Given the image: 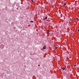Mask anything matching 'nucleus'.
Instances as JSON below:
<instances>
[{
  "label": "nucleus",
  "mask_w": 79,
  "mask_h": 79,
  "mask_svg": "<svg viewBox=\"0 0 79 79\" xmlns=\"http://www.w3.org/2000/svg\"><path fill=\"white\" fill-rule=\"evenodd\" d=\"M18 52H19V51H18Z\"/></svg>",
  "instance_id": "nucleus-14"
},
{
  "label": "nucleus",
  "mask_w": 79,
  "mask_h": 79,
  "mask_svg": "<svg viewBox=\"0 0 79 79\" xmlns=\"http://www.w3.org/2000/svg\"><path fill=\"white\" fill-rule=\"evenodd\" d=\"M76 66V65H74V67H75V66Z\"/></svg>",
  "instance_id": "nucleus-10"
},
{
  "label": "nucleus",
  "mask_w": 79,
  "mask_h": 79,
  "mask_svg": "<svg viewBox=\"0 0 79 79\" xmlns=\"http://www.w3.org/2000/svg\"><path fill=\"white\" fill-rule=\"evenodd\" d=\"M64 6H65V5H66V3H64Z\"/></svg>",
  "instance_id": "nucleus-6"
},
{
  "label": "nucleus",
  "mask_w": 79,
  "mask_h": 79,
  "mask_svg": "<svg viewBox=\"0 0 79 79\" xmlns=\"http://www.w3.org/2000/svg\"><path fill=\"white\" fill-rule=\"evenodd\" d=\"M31 23H33V21H31Z\"/></svg>",
  "instance_id": "nucleus-8"
},
{
  "label": "nucleus",
  "mask_w": 79,
  "mask_h": 79,
  "mask_svg": "<svg viewBox=\"0 0 79 79\" xmlns=\"http://www.w3.org/2000/svg\"><path fill=\"white\" fill-rule=\"evenodd\" d=\"M61 69H63V70H65V68H64V67H61Z\"/></svg>",
  "instance_id": "nucleus-1"
},
{
  "label": "nucleus",
  "mask_w": 79,
  "mask_h": 79,
  "mask_svg": "<svg viewBox=\"0 0 79 79\" xmlns=\"http://www.w3.org/2000/svg\"><path fill=\"white\" fill-rule=\"evenodd\" d=\"M16 79H17V78H16Z\"/></svg>",
  "instance_id": "nucleus-15"
},
{
  "label": "nucleus",
  "mask_w": 79,
  "mask_h": 79,
  "mask_svg": "<svg viewBox=\"0 0 79 79\" xmlns=\"http://www.w3.org/2000/svg\"><path fill=\"white\" fill-rule=\"evenodd\" d=\"M56 48H58V45L57 44H56Z\"/></svg>",
  "instance_id": "nucleus-3"
},
{
  "label": "nucleus",
  "mask_w": 79,
  "mask_h": 79,
  "mask_svg": "<svg viewBox=\"0 0 79 79\" xmlns=\"http://www.w3.org/2000/svg\"><path fill=\"white\" fill-rule=\"evenodd\" d=\"M43 49H46V46H44L43 47Z\"/></svg>",
  "instance_id": "nucleus-2"
},
{
  "label": "nucleus",
  "mask_w": 79,
  "mask_h": 79,
  "mask_svg": "<svg viewBox=\"0 0 79 79\" xmlns=\"http://www.w3.org/2000/svg\"><path fill=\"white\" fill-rule=\"evenodd\" d=\"M70 20H71V18L70 19Z\"/></svg>",
  "instance_id": "nucleus-13"
},
{
  "label": "nucleus",
  "mask_w": 79,
  "mask_h": 79,
  "mask_svg": "<svg viewBox=\"0 0 79 79\" xmlns=\"http://www.w3.org/2000/svg\"><path fill=\"white\" fill-rule=\"evenodd\" d=\"M45 19H47V17H45Z\"/></svg>",
  "instance_id": "nucleus-7"
},
{
  "label": "nucleus",
  "mask_w": 79,
  "mask_h": 79,
  "mask_svg": "<svg viewBox=\"0 0 79 79\" xmlns=\"http://www.w3.org/2000/svg\"><path fill=\"white\" fill-rule=\"evenodd\" d=\"M1 46H2V48H3V47H4L3 45L2 44Z\"/></svg>",
  "instance_id": "nucleus-5"
},
{
  "label": "nucleus",
  "mask_w": 79,
  "mask_h": 79,
  "mask_svg": "<svg viewBox=\"0 0 79 79\" xmlns=\"http://www.w3.org/2000/svg\"><path fill=\"white\" fill-rule=\"evenodd\" d=\"M69 23H71V21H69Z\"/></svg>",
  "instance_id": "nucleus-12"
},
{
  "label": "nucleus",
  "mask_w": 79,
  "mask_h": 79,
  "mask_svg": "<svg viewBox=\"0 0 79 79\" xmlns=\"http://www.w3.org/2000/svg\"><path fill=\"white\" fill-rule=\"evenodd\" d=\"M49 32H50V31L48 30V31H47V33L48 34V33H49Z\"/></svg>",
  "instance_id": "nucleus-4"
},
{
  "label": "nucleus",
  "mask_w": 79,
  "mask_h": 79,
  "mask_svg": "<svg viewBox=\"0 0 79 79\" xmlns=\"http://www.w3.org/2000/svg\"><path fill=\"white\" fill-rule=\"evenodd\" d=\"M76 19L77 20L78 19V18H77Z\"/></svg>",
  "instance_id": "nucleus-11"
},
{
  "label": "nucleus",
  "mask_w": 79,
  "mask_h": 79,
  "mask_svg": "<svg viewBox=\"0 0 79 79\" xmlns=\"http://www.w3.org/2000/svg\"><path fill=\"white\" fill-rule=\"evenodd\" d=\"M31 2H34L33 0H31Z\"/></svg>",
  "instance_id": "nucleus-9"
}]
</instances>
